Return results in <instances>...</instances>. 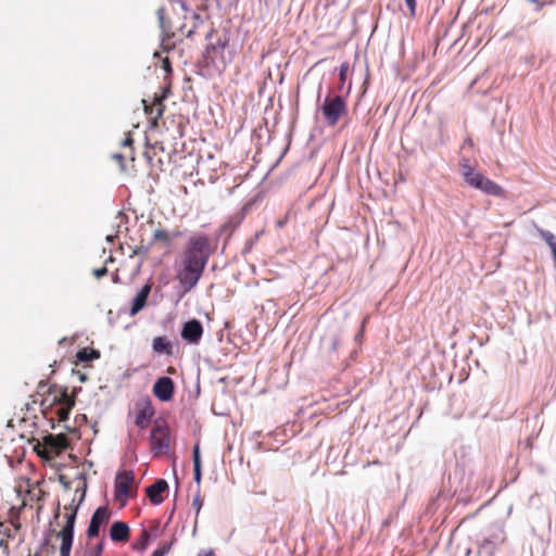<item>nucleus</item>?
<instances>
[{"label":"nucleus","instance_id":"nucleus-1","mask_svg":"<svg viewBox=\"0 0 556 556\" xmlns=\"http://www.w3.org/2000/svg\"><path fill=\"white\" fill-rule=\"evenodd\" d=\"M68 445L70 440L66 434H48L42 438V441H37L34 445V451L41 458L52 460L61 455Z\"/></svg>","mask_w":556,"mask_h":556},{"label":"nucleus","instance_id":"nucleus-2","mask_svg":"<svg viewBox=\"0 0 556 556\" xmlns=\"http://www.w3.org/2000/svg\"><path fill=\"white\" fill-rule=\"evenodd\" d=\"M321 113L328 126H336L338 122L348 114V104L339 94L326 96L321 104Z\"/></svg>","mask_w":556,"mask_h":556},{"label":"nucleus","instance_id":"nucleus-3","mask_svg":"<svg viewBox=\"0 0 556 556\" xmlns=\"http://www.w3.org/2000/svg\"><path fill=\"white\" fill-rule=\"evenodd\" d=\"M150 448L154 457L168 453L170 430L165 421L156 420L150 433Z\"/></svg>","mask_w":556,"mask_h":556},{"label":"nucleus","instance_id":"nucleus-4","mask_svg":"<svg viewBox=\"0 0 556 556\" xmlns=\"http://www.w3.org/2000/svg\"><path fill=\"white\" fill-rule=\"evenodd\" d=\"M65 509H70L71 511L64 515L65 523L60 531L52 530L55 533L56 538L61 539L60 546V556H71L73 540H74V527L77 515V507H65Z\"/></svg>","mask_w":556,"mask_h":556},{"label":"nucleus","instance_id":"nucleus-5","mask_svg":"<svg viewBox=\"0 0 556 556\" xmlns=\"http://www.w3.org/2000/svg\"><path fill=\"white\" fill-rule=\"evenodd\" d=\"M211 251H210V241L207 237L200 236L192 238L190 240L189 247L185 252L184 258L190 262H197V264L205 267L208 261Z\"/></svg>","mask_w":556,"mask_h":556},{"label":"nucleus","instance_id":"nucleus-6","mask_svg":"<svg viewBox=\"0 0 556 556\" xmlns=\"http://www.w3.org/2000/svg\"><path fill=\"white\" fill-rule=\"evenodd\" d=\"M506 541V534L502 525H495L490 534L478 545V556H494L496 549Z\"/></svg>","mask_w":556,"mask_h":556},{"label":"nucleus","instance_id":"nucleus-7","mask_svg":"<svg viewBox=\"0 0 556 556\" xmlns=\"http://www.w3.org/2000/svg\"><path fill=\"white\" fill-rule=\"evenodd\" d=\"M204 268L205 267L197 264V262H190L186 258L182 260V268L178 271L177 278L186 292L195 287Z\"/></svg>","mask_w":556,"mask_h":556},{"label":"nucleus","instance_id":"nucleus-8","mask_svg":"<svg viewBox=\"0 0 556 556\" xmlns=\"http://www.w3.org/2000/svg\"><path fill=\"white\" fill-rule=\"evenodd\" d=\"M74 405V397L67 393L66 389H62L60 393L54 396L53 402L50 405V412L58 416L59 421H65Z\"/></svg>","mask_w":556,"mask_h":556},{"label":"nucleus","instance_id":"nucleus-9","mask_svg":"<svg viewBox=\"0 0 556 556\" xmlns=\"http://www.w3.org/2000/svg\"><path fill=\"white\" fill-rule=\"evenodd\" d=\"M135 475L131 470H124L116 475L115 478V500L125 505L127 498L131 495V489Z\"/></svg>","mask_w":556,"mask_h":556},{"label":"nucleus","instance_id":"nucleus-10","mask_svg":"<svg viewBox=\"0 0 556 556\" xmlns=\"http://www.w3.org/2000/svg\"><path fill=\"white\" fill-rule=\"evenodd\" d=\"M169 93V88H163L161 93H155L151 103L142 100L143 110L147 115L152 117V124L156 125L165 111L164 100Z\"/></svg>","mask_w":556,"mask_h":556},{"label":"nucleus","instance_id":"nucleus-11","mask_svg":"<svg viewBox=\"0 0 556 556\" xmlns=\"http://www.w3.org/2000/svg\"><path fill=\"white\" fill-rule=\"evenodd\" d=\"M155 410L149 397L140 399L135 404V425L140 429H146Z\"/></svg>","mask_w":556,"mask_h":556},{"label":"nucleus","instance_id":"nucleus-12","mask_svg":"<svg viewBox=\"0 0 556 556\" xmlns=\"http://www.w3.org/2000/svg\"><path fill=\"white\" fill-rule=\"evenodd\" d=\"M112 517V511L108 506L98 507L91 516L89 527L87 529L88 539L97 538L102 526H106Z\"/></svg>","mask_w":556,"mask_h":556},{"label":"nucleus","instance_id":"nucleus-13","mask_svg":"<svg viewBox=\"0 0 556 556\" xmlns=\"http://www.w3.org/2000/svg\"><path fill=\"white\" fill-rule=\"evenodd\" d=\"M469 187L480 190L481 192L489 195L498 198L505 197V190L498 184L485 177L482 173H480L475 180L470 181Z\"/></svg>","mask_w":556,"mask_h":556},{"label":"nucleus","instance_id":"nucleus-14","mask_svg":"<svg viewBox=\"0 0 556 556\" xmlns=\"http://www.w3.org/2000/svg\"><path fill=\"white\" fill-rule=\"evenodd\" d=\"M203 336V326L198 319H191L184 324L181 338L190 344H198Z\"/></svg>","mask_w":556,"mask_h":556},{"label":"nucleus","instance_id":"nucleus-15","mask_svg":"<svg viewBox=\"0 0 556 556\" xmlns=\"http://www.w3.org/2000/svg\"><path fill=\"white\" fill-rule=\"evenodd\" d=\"M175 391V384L172 378L161 377L153 386V394L161 401H169Z\"/></svg>","mask_w":556,"mask_h":556},{"label":"nucleus","instance_id":"nucleus-16","mask_svg":"<svg viewBox=\"0 0 556 556\" xmlns=\"http://www.w3.org/2000/svg\"><path fill=\"white\" fill-rule=\"evenodd\" d=\"M168 483L164 479H160L155 481L153 484L149 485L146 490L147 496L150 502L154 505H160L164 501L163 493L167 492Z\"/></svg>","mask_w":556,"mask_h":556},{"label":"nucleus","instance_id":"nucleus-17","mask_svg":"<svg viewBox=\"0 0 556 556\" xmlns=\"http://www.w3.org/2000/svg\"><path fill=\"white\" fill-rule=\"evenodd\" d=\"M130 536V528L124 521H115L110 529V538L113 542H127Z\"/></svg>","mask_w":556,"mask_h":556},{"label":"nucleus","instance_id":"nucleus-18","mask_svg":"<svg viewBox=\"0 0 556 556\" xmlns=\"http://www.w3.org/2000/svg\"><path fill=\"white\" fill-rule=\"evenodd\" d=\"M180 235L179 231L169 232L165 229H156L153 232L151 243L159 244L161 248L169 249L174 239H176Z\"/></svg>","mask_w":556,"mask_h":556},{"label":"nucleus","instance_id":"nucleus-19","mask_svg":"<svg viewBox=\"0 0 556 556\" xmlns=\"http://www.w3.org/2000/svg\"><path fill=\"white\" fill-rule=\"evenodd\" d=\"M150 291H151V286L146 285L135 296V299L132 301L131 308H130L131 316L136 315L139 311H141L144 307L148 296L150 294Z\"/></svg>","mask_w":556,"mask_h":556},{"label":"nucleus","instance_id":"nucleus-20","mask_svg":"<svg viewBox=\"0 0 556 556\" xmlns=\"http://www.w3.org/2000/svg\"><path fill=\"white\" fill-rule=\"evenodd\" d=\"M153 351L156 353L173 354L172 343L164 337H156L152 343Z\"/></svg>","mask_w":556,"mask_h":556},{"label":"nucleus","instance_id":"nucleus-21","mask_svg":"<svg viewBox=\"0 0 556 556\" xmlns=\"http://www.w3.org/2000/svg\"><path fill=\"white\" fill-rule=\"evenodd\" d=\"M192 459H193V478L197 483L201 482V457H200V445L195 443L192 450Z\"/></svg>","mask_w":556,"mask_h":556},{"label":"nucleus","instance_id":"nucleus-22","mask_svg":"<svg viewBox=\"0 0 556 556\" xmlns=\"http://www.w3.org/2000/svg\"><path fill=\"white\" fill-rule=\"evenodd\" d=\"M77 361L85 363L100 357V352L93 349L84 348L76 354Z\"/></svg>","mask_w":556,"mask_h":556},{"label":"nucleus","instance_id":"nucleus-23","mask_svg":"<svg viewBox=\"0 0 556 556\" xmlns=\"http://www.w3.org/2000/svg\"><path fill=\"white\" fill-rule=\"evenodd\" d=\"M538 232L539 235L541 236V238L548 244V247L551 248L552 250V253H553V256H554V260L556 262V238L555 236L547 231V230H543L541 228L538 229Z\"/></svg>","mask_w":556,"mask_h":556},{"label":"nucleus","instance_id":"nucleus-24","mask_svg":"<svg viewBox=\"0 0 556 556\" xmlns=\"http://www.w3.org/2000/svg\"><path fill=\"white\" fill-rule=\"evenodd\" d=\"M151 540L150 532L147 529L141 531L139 540L134 544V548L142 551L144 549Z\"/></svg>","mask_w":556,"mask_h":556},{"label":"nucleus","instance_id":"nucleus-25","mask_svg":"<svg viewBox=\"0 0 556 556\" xmlns=\"http://www.w3.org/2000/svg\"><path fill=\"white\" fill-rule=\"evenodd\" d=\"M104 548V539L97 544L88 546L85 556H101Z\"/></svg>","mask_w":556,"mask_h":556},{"label":"nucleus","instance_id":"nucleus-26","mask_svg":"<svg viewBox=\"0 0 556 556\" xmlns=\"http://www.w3.org/2000/svg\"><path fill=\"white\" fill-rule=\"evenodd\" d=\"M349 68H350V65L348 62H343L341 65H340V71H339V80H340V86H339V90H342L343 89V85L345 83V79H346V74L349 72Z\"/></svg>","mask_w":556,"mask_h":556},{"label":"nucleus","instance_id":"nucleus-27","mask_svg":"<svg viewBox=\"0 0 556 556\" xmlns=\"http://www.w3.org/2000/svg\"><path fill=\"white\" fill-rule=\"evenodd\" d=\"M459 168H460V174H462L463 178L466 175H468L469 173H472L473 170H476V168L469 164L468 160H462L459 162Z\"/></svg>","mask_w":556,"mask_h":556},{"label":"nucleus","instance_id":"nucleus-28","mask_svg":"<svg viewBox=\"0 0 556 556\" xmlns=\"http://www.w3.org/2000/svg\"><path fill=\"white\" fill-rule=\"evenodd\" d=\"M172 548V542H168V543H163L161 546H159L154 553L152 554V556H165L166 554H168V552L170 551Z\"/></svg>","mask_w":556,"mask_h":556},{"label":"nucleus","instance_id":"nucleus-29","mask_svg":"<svg viewBox=\"0 0 556 556\" xmlns=\"http://www.w3.org/2000/svg\"><path fill=\"white\" fill-rule=\"evenodd\" d=\"M404 1L407 7V10H408V12L405 15L410 18L415 17L416 16V7H417L416 0H404Z\"/></svg>","mask_w":556,"mask_h":556},{"label":"nucleus","instance_id":"nucleus-30","mask_svg":"<svg viewBox=\"0 0 556 556\" xmlns=\"http://www.w3.org/2000/svg\"><path fill=\"white\" fill-rule=\"evenodd\" d=\"M479 174H480V172L473 170L472 173H469L468 175H466L463 179L466 182V185L470 186V181L475 180Z\"/></svg>","mask_w":556,"mask_h":556},{"label":"nucleus","instance_id":"nucleus-31","mask_svg":"<svg viewBox=\"0 0 556 556\" xmlns=\"http://www.w3.org/2000/svg\"><path fill=\"white\" fill-rule=\"evenodd\" d=\"M108 274V268L105 266L101 267V268H97L93 270V276L97 278V279H100L102 278L103 276H105Z\"/></svg>","mask_w":556,"mask_h":556},{"label":"nucleus","instance_id":"nucleus-32","mask_svg":"<svg viewBox=\"0 0 556 556\" xmlns=\"http://www.w3.org/2000/svg\"><path fill=\"white\" fill-rule=\"evenodd\" d=\"M162 68L167 73H172V64L168 58L163 59L162 61Z\"/></svg>","mask_w":556,"mask_h":556},{"label":"nucleus","instance_id":"nucleus-33","mask_svg":"<svg viewBox=\"0 0 556 556\" xmlns=\"http://www.w3.org/2000/svg\"><path fill=\"white\" fill-rule=\"evenodd\" d=\"M132 144V138L130 134H127V137L123 140L122 146L123 147H131Z\"/></svg>","mask_w":556,"mask_h":556},{"label":"nucleus","instance_id":"nucleus-34","mask_svg":"<svg viewBox=\"0 0 556 556\" xmlns=\"http://www.w3.org/2000/svg\"><path fill=\"white\" fill-rule=\"evenodd\" d=\"M198 556H216V555L212 551H206V552L200 553Z\"/></svg>","mask_w":556,"mask_h":556},{"label":"nucleus","instance_id":"nucleus-35","mask_svg":"<svg viewBox=\"0 0 556 556\" xmlns=\"http://www.w3.org/2000/svg\"><path fill=\"white\" fill-rule=\"evenodd\" d=\"M60 517V506L58 505L56 510L54 513V518L58 519Z\"/></svg>","mask_w":556,"mask_h":556},{"label":"nucleus","instance_id":"nucleus-36","mask_svg":"<svg viewBox=\"0 0 556 556\" xmlns=\"http://www.w3.org/2000/svg\"><path fill=\"white\" fill-rule=\"evenodd\" d=\"M114 157L118 159V160H122L123 159V155L122 154H116L114 155Z\"/></svg>","mask_w":556,"mask_h":556},{"label":"nucleus","instance_id":"nucleus-37","mask_svg":"<svg viewBox=\"0 0 556 556\" xmlns=\"http://www.w3.org/2000/svg\"><path fill=\"white\" fill-rule=\"evenodd\" d=\"M193 504H194V505H198V508H201V505H199L198 500H194Z\"/></svg>","mask_w":556,"mask_h":556},{"label":"nucleus","instance_id":"nucleus-38","mask_svg":"<svg viewBox=\"0 0 556 556\" xmlns=\"http://www.w3.org/2000/svg\"><path fill=\"white\" fill-rule=\"evenodd\" d=\"M193 504H194V505H198V508H201V505H199L198 500H194Z\"/></svg>","mask_w":556,"mask_h":556},{"label":"nucleus","instance_id":"nucleus-39","mask_svg":"<svg viewBox=\"0 0 556 556\" xmlns=\"http://www.w3.org/2000/svg\"><path fill=\"white\" fill-rule=\"evenodd\" d=\"M167 371L168 372H174L175 370H174V368L169 367Z\"/></svg>","mask_w":556,"mask_h":556},{"label":"nucleus","instance_id":"nucleus-40","mask_svg":"<svg viewBox=\"0 0 556 556\" xmlns=\"http://www.w3.org/2000/svg\"><path fill=\"white\" fill-rule=\"evenodd\" d=\"M157 528H159V522H155L154 530H157Z\"/></svg>","mask_w":556,"mask_h":556},{"label":"nucleus","instance_id":"nucleus-41","mask_svg":"<svg viewBox=\"0 0 556 556\" xmlns=\"http://www.w3.org/2000/svg\"><path fill=\"white\" fill-rule=\"evenodd\" d=\"M529 1L532 2V3H535L538 0H529Z\"/></svg>","mask_w":556,"mask_h":556},{"label":"nucleus","instance_id":"nucleus-42","mask_svg":"<svg viewBox=\"0 0 556 556\" xmlns=\"http://www.w3.org/2000/svg\"><path fill=\"white\" fill-rule=\"evenodd\" d=\"M35 556H39L38 554H35Z\"/></svg>","mask_w":556,"mask_h":556}]
</instances>
